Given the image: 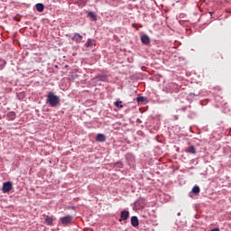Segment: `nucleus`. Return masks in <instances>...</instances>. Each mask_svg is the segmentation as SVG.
I'll return each mask as SVG.
<instances>
[{
    "label": "nucleus",
    "mask_w": 231,
    "mask_h": 231,
    "mask_svg": "<svg viewBox=\"0 0 231 231\" xmlns=\"http://www.w3.org/2000/svg\"><path fill=\"white\" fill-rule=\"evenodd\" d=\"M201 106H203V103L200 101Z\"/></svg>",
    "instance_id": "cd10ccee"
},
{
    "label": "nucleus",
    "mask_w": 231,
    "mask_h": 231,
    "mask_svg": "<svg viewBox=\"0 0 231 231\" xmlns=\"http://www.w3.org/2000/svg\"><path fill=\"white\" fill-rule=\"evenodd\" d=\"M5 64H6V61L0 59V68L4 67Z\"/></svg>",
    "instance_id": "5701e85b"
},
{
    "label": "nucleus",
    "mask_w": 231,
    "mask_h": 231,
    "mask_svg": "<svg viewBox=\"0 0 231 231\" xmlns=\"http://www.w3.org/2000/svg\"><path fill=\"white\" fill-rule=\"evenodd\" d=\"M2 118H3V116H2L1 114H0V120H2Z\"/></svg>",
    "instance_id": "bb28decb"
},
{
    "label": "nucleus",
    "mask_w": 231,
    "mask_h": 231,
    "mask_svg": "<svg viewBox=\"0 0 231 231\" xmlns=\"http://www.w3.org/2000/svg\"><path fill=\"white\" fill-rule=\"evenodd\" d=\"M136 102L138 104H147V102H149V101L147 100V97H145L143 96H139L136 98Z\"/></svg>",
    "instance_id": "ddd939ff"
},
{
    "label": "nucleus",
    "mask_w": 231,
    "mask_h": 231,
    "mask_svg": "<svg viewBox=\"0 0 231 231\" xmlns=\"http://www.w3.org/2000/svg\"><path fill=\"white\" fill-rule=\"evenodd\" d=\"M186 152H189V154H196V148L194 146H189L187 148Z\"/></svg>",
    "instance_id": "6ab92c4d"
},
{
    "label": "nucleus",
    "mask_w": 231,
    "mask_h": 231,
    "mask_svg": "<svg viewBox=\"0 0 231 231\" xmlns=\"http://www.w3.org/2000/svg\"><path fill=\"white\" fill-rule=\"evenodd\" d=\"M94 79L97 80V82H107V75L106 74H97Z\"/></svg>",
    "instance_id": "423d86ee"
},
{
    "label": "nucleus",
    "mask_w": 231,
    "mask_h": 231,
    "mask_svg": "<svg viewBox=\"0 0 231 231\" xmlns=\"http://www.w3.org/2000/svg\"><path fill=\"white\" fill-rule=\"evenodd\" d=\"M131 225H132V226H134V227H136V226H138V225H140V221L138 220V217L133 216L131 217Z\"/></svg>",
    "instance_id": "f8f14e48"
},
{
    "label": "nucleus",
    "mask_w": 231,
    "mask_h": 231,
    "mask_svg": "<svg viewBox=\"0 0 231 231\" xmlns=\"http://www.w3.org/2000/svg\"><path fill=\"white\" fill-rule=\"evenodd\" d=\"M82 39H83L82 35H80V33H79V32H76L72 36L71 41H73L74 42L79 44V43L82 42Z\"/></svg>",
    "instance_id": "0eeeda50"
},
{
    "label": "nucleus",
    "mask_w": 231,
    "mask_h": 231,
    "mask_svg": "<svg viewBox=\"0 0 231 231\" xmlns=\"http://www.w3.org/2000/svg\"><path fill=\"white\" fill-rule=\"evenodd\" d=\"M141 42L145 46H148V44H151V38H149V35H147V34H143L141 36Z\"/></svg>",
    "instance_id": "6e6552de"
},
{
    "label": "nucleus",
    "mask_w": 231,
    "mask_h": 231,
    "mask_svg": "<svg viewBox=\"0 0 231 231\" xmlns=\"http://www.w3.org/2000/svg\"><path fill=\"white\" fill-rule=\"evenodd\" d=\"M125 160H126L128 165L131 167V165H133L131 163H133V162H134V156L131 153H127L125 155Z\"/></svg>",
    "instance_id": "9b49d317"
},
{
    "label": "nucleus",
    "mask_w": 231,
    "mask_h": 231,
    "mask_svg": "<svg viewBox=\"0 0 231 231\" xmlns=\"http://www.w3.org/2000/svg\"><path fill=\"white\" fill-rule=\"evenodd\" d=\"M37 12H44V4L38 3L35 5Z\"/></svg>",
    "instance_id": "f3484780"
},
{
    "label": "nucleus",
    "mask_w": 231,
    "mask_h": 231,
    "mask_svg": "<svg viewBox=\"0 0 231 231\" xmlns=\"http://www.w3.org/2000/svg\"><path fill=\"white\" fill-rule=\"evenodd\" d=\"M210 231H219V228L216 227V228L210 229Z\"/></svg>",
    "instance_id": "393cba45"
},
{
    "label": "nucleus",
    "mask_w": 231,
    "mask_h": 231,
    "mask_svg": "<svg viewBox=\"0 0 231 231\" xmlns=\"http://www.w3.org/2000/svg\"><path fill=\"white\" fill-rule=\"evenodd\" d=\"M134 207L137 210H143V208H145V199L139 198L138 200L134 202Z\"/></svg>",
    "instance_id": "20e7f679"
},
{
    "label": "nucleus",
    "mask_w": 231,
    "mask_h": 231,
    "mask_svg": "<svg viewBox=\"0 0 231 231\" xmlns=\"http://www.w3.org/2000/svg\"><path fill=\"white\" fill-rule=\"evenodd\" d=\"M97 142H106V135L104 134H98L96 137Z\"/></svg>",
    "instance_id": "dca6fc26"
},
{
    "label": "nucleus",
    "mask_w": 231,
    "mask_h": 231,
    "mask_svg": "<svg viewBox=\"0 0 231 231\" xmlns=\"http://www.w3.org/2000/svg\"><path fill=\"white\" fill-rule=\"evenodd\" d=\"M86 48H91L93 46V40L88 39L87 42L85 43Z\"/></svg>",
    "instance_id": "412c9836"
},
{
    "label": "nucleus",
    "mask_w": 231,
    "mask_h": 231,
    "mask_svg": "<svg viewBox=\"0 0 231 231\" xmlns=\"http://www.w3.org/2000/svg\"><path fill=\"white\" fill-rule=\"evenodd\" d=\"M7 118H8V120H15V118H16L15 112H14V111L8 112Z\"/></svg>",
    "instance_id": "a211bd4d"
},
{
    "label": "nucleus",
    "mask_w": 231,
    "mask_h": 231,
    "mask_svg": "<svg viewBox=\"0 0 231 231\" xmlns=\"http://www.w3.org/2000/svg\"><path fill=\"white\" fill-rule=\"evenodd\" d=\"M170 88L173 90L167 91V93H180V86H178V84L171 83L170 84Z\"/></svg>",
    "instance_id": "1a4fd4ad"
},
{
    "label": "nucleus",
    "mask_w": 231,
    "mask_h": 231,
    "mask_svg": "<svg viewBox=\"0 0 231 231\" xmlns=\"http://www.w3.org/2000/svg\"><path fill=\"white\" fill-rule=\"evenodd\" d=\"M177 216H181V213H180V212H179V213L177 214Z\"/></svg>",
    "instance_id": "a878e982"
},
{
    "label": "nucleus",
    "mask_w": 231,
    "mask_h": 231,
    "mask_svg": "<svg viewBox=\"0 0 231 231\" xmlns=\"http://www.w3.org/2000/svg\"><path fill=\"white\" fill-rule=\"evenodd\" d=\"M136 124H142V120L140 118L136 119Z\"/></svg>",
    "instance_id": "b1692460"
},
{
    "label": "nucleus",
    "mask_w": 231,
    "mask_h": 231,
    "mask_svg": "<svg viewBox=\"0 0 231 231\" xmlns=\"http://www.w3.org/2000/svg\"><path fill=\"white\" fill-rule=\"evenodd\" d=\"M55 68H59V66L56 65Z\"/></svg>",
    "instance_id": "c85d7f7f"
},
{
    "label": "nucleus",
    "mask_w": 231,
    "mask_h": 231,
    "mask_svg": "<svg viewBox=\"0 0 231 231\" xmlns=\"http://www.w3.org/2000/svg\"><path fill=\"white\" fill-rule=\"evenodd\" d=\"M88 17H89V19H91V21H97V19H98V17L93 11H90L88 13Z\"/></svg>",
    "instance_id": "4468645a"
},
{
    "label": "nucleus",
    "mask_w": 231,
    "mask_h": 231,
    "mask_svg": "<svg viewBox=\"0 0 231 231\" xmlns=\"http://www.w3.org/2000/svg\"><path fill=\"white\" fill-rule=\"evenodd\" d=\"M14 189V184H12V181H6L3 184L2 190L4 194H6V192H10Z\"/></svg>",
    "instance_id": "39448f33"
},
{
    "label": "nucleus",
    "mask_w": 231,
    "mask_h": 231,
    "mask_svg": "<svg viewBox=\"0 0 231 231\" xmlns=\"http://www.w3.org/2000/svg\"><path fill=\"white\" fill-rule=\"evenodd\" d=\"M115 165L118 168V169H124V163L122 162V161H118L115 163Z\"/></svg>",
    "instance_id": "4be33fe9"
},
{
    "label": "nucleus",
    "mask_w": 231,
    "mask_h": 231,
    "mask_svg": "<svg viewBox=\"0 0 231 231\" xmlns=\"http://www.w3.org/2000/svg\"><path fill=\"white\" fill-rule=\"evenodd\" d=\"M45 223L48 226H53V217L47 216L45 217Z\"/></svg>",
    "instance_id": "2eb2a0df"
},
{
    "label": "nucleus",
    "mask_w": 231,
    "mask_h": 231,
    "mask_svg": "<svg viewBox=\"0 0 231 231\" xmlns=\"http://www.w3.org/2000/svg\"><path fill=\"white\" fill-rule=\"evenodd\" d=\"M47 102L51 107H57L60 104V97L57 95H54L53 92H50L47 96Z\"/></svg>",
    "instance_id": "f257e3e1"
},
{
    "label": "nucleus",
    "mask_w": 231,
    "mask_h": 231,
    "mask_svg": "<svg viewBox=\"0 0 231 231\" xmlns=\"http://www.w3.org/2000/svg\"><path fill=\"white\" fill-rule=\"evenodd\" d=\"M199 192H201V189H199V186L195 185L192 189L189 192V197L192 198V199H196L197 196H199Z\"/></svg>",
    "instance_id": "7ed1b4c3"
},
{
    "label": "nucleus",
    "mask_w": 231,
    "mask_h": 231,
    "mask_svg": "<svg viewBox=\"0 0 231 231\" xmlns=\"http://www.w3.org/2000/svg\"><path fill=\"white\" fill-rule=\"evenodd\" d=\"M129 218V211L127 210H123L121 211V218L119 221H126V219Z\"/></svg>",
    "instance_id": "9d476101"
},
{
    "label": "nucleus",
    "mask_w": 231,
    "mask_h": 231,
    "mask_svg": "<svg viewBox=\"0 0 231 231\" xmlns=\"http://www.w3.org/2000/svg\"><path fill=\"white\" fill-rule=\"evenodd\" d=\"M60 221L63 226H68L73 223V216L68 215L66 217H60Z\"/></svg>",
    "instance_id": "f03ea898"
},
{
    "label": "nucleus",
    "mask_w": 231,
    "mask_h": 231,
    "mask_svg": "<svg viewBox=\"0 0 231 231\" xmlns=\"http://www.w3.org/2000/svg\"><path fill=\"white\" fill-rule=\"evenodd\" d=\"M114 106H116V107H118V109H122V107H124V105H122L121 100H117V101L114 102Z\"/></svg>",
    "instance_id": "aec40b11"
}]
</instances>
